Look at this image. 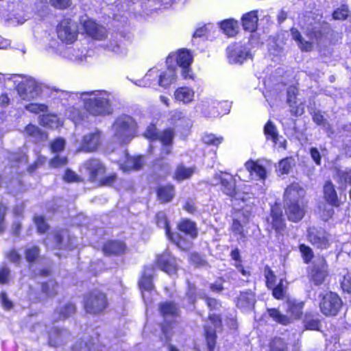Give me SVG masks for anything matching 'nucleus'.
Masks as SVG:
<instances>
[{
    "mask_svg": "<svg viewBox=\"0 0 351 351\" xmlns=\"http://www.w3.org/2000/svg\"><path fill=\"white\" fill-rule=\"evenodd\" d=\"M83 104L86 110L95 117H104L113 112V94L104 90L84 92Z\"/></svg>",
    "mask_w": 351,
    "mask_h": 351,
    "instance_id": "obj_1",
    "label": "nucleus"
},
{
    "mask_svg": "<svg viewBox=\"0 0 351 351\" xmlns=\"http://www.w3.org/2000/svg\"><path fill=\"white\" fill-rule=\"evenodd\" d=\"M3 80L6 86L12 83L23 99L31 100L36 98L41 94L44 87L40 82L27 75L14 74L5 77L0 74V83Z\"/></svg>",
    "mask_w": 351,
    "mask_h": 351,
    "instance_id": "obj_2",
    "label": "nucleus"
},
{
    "mask_svg": "<svg viewBox=\"0 0 351 351\" xmlns=\"http://www.w3.org/2000/svg\"><path fill=\"white\" fill-rule=\"evenodd\" d=\"M137 124L130 116L123 114L117 117L111 128L113 139L120 143H128L134 137Z\"/></svg>",
    "mask_w": 351,
    "mask_h": 351,
    "instance_id": "obj_3",
    "label": "nucleus"
},
{
    "mask_svg": "<svg viewBox=\"0 0 351 351\" xmlns=\"http://www.w3.org/2000/svg\"><path fill=\"white\" fill-rule=\"evenodd\" d=\"M156 80L160 86L164 88H169L176 80L175 70L169 65L166 71L159 73L158 69L154 67L148 71L143 79L137 80L135 84L138 86L147 87L151 86Z\"/></svg>",
    "mask_w": 351,
    "mask_h": 351,
    "instance_id": "obj_4",
    "label": "nucleus"
},
{
    "mask_svg": "<svg viewBox=\"0 0 351 351\" xmlns=\"http://www.w3.org/2000/svg\"><path fill=\"white\" fill-rule=\"evenodd\" d=\"M287 315L282 314L276 308L267 309L272 319L282 325H287L295 319L300 318L304 308V302L296 300H288L286 302Z\"/></svg>",
    "mask_w": 351,
    "mask_h": 351,
    "instance_id": "obj_5",
    "label": "nucleus"
},
{
    "mask_svg": "<svg viewBox=\"0 0 351 351\" xmlns=\"http://www.w3.org/2000/svg\"><path fill=\"white\" fill-rule=\"evenodd\" d=\"M211 183L213 185L219 184L221 191L235 200L246 201L245 194L236 191V180L232 175L223 172L217 173L214 175Z\"/></svg>",
    "mask_w": 351,
    "mask_h": 351,
    "instance_id": "obj_6",
    "label": "nucleus"
},
{
    "mask_svg": "<svg viewBox=\"0 0 351 351\" xmlns=\"http://www.w3.org/2000/svg\"><path fill=\"white\" fill-rule=\"evenodd\" d=\"M57 35L58 38L64 43L72 44L77 38V26L74 21L70 19H64L58 25Z\"/></svg>",
    "mask_w": 351,
    "mask_h": 351,
    "instance_id": "obj_7",
    "label": "nucleus"
},
{
    "mask_svg": "<svg viewBox=\"0 0 351 351\" xmlns=\"http://www.w3.org/2000/svg\"><path fill=\"white\" fill-rule=\"evenodd\" d=\"M160 311L165 319L162 330L165 336L166 341L169 338V329L172 328L171 324L175 322L179 315L178 308L173 302H165L160 305Z\"/></svg>",
    "mask_w": 351,
    "mask_h": 351,
    "instance_id": "obj_8",
    "label": "nucleus"
},
{
    "mask_svg": "<svg viewBox=\"0 0 351 351\" xmlns=\"http://www.w3.org/2000/svg\"><path fill=\"white\" fill-rule=\"evenodd\" d=\"M176 61L178 66L182 68V75L184 79L192 78L190 65L192 63V56L188 50L180 49L177 53L169 55L167 58L169 64Z\"/></svg>",
    "mask_w": 351,
    "mask_h": 351,
    "instance_id": "obj_9",
    "label": "nucleus"
},
{
    "mask_svg": "<svg viewBox=\"0 0 351 351\" xmlns=\"http://www.w3.org/2000/svg\"><path fill=\"white\" fill-rule=\"evenodd\" d=\"M342 302L339 295L333 292L326 293L322 298L319 307L326 316H335L341 307Z\"/></svg>",
    "mask_w": 351,
    "mask_h": 351,
    "instance_id": "obj_10",
    "label": "nucleus"
},
{
    "mask_svg": "<svg viewBox=\"0 0 351 351\" xmlns=\"http://www.w3.org/2000/svg\"><path fill=\"white\" fill-rule=\"evenodd\" d=\"M106 295L99 291L92 292L86 299L84 307L88 313L97 314L103 311L107 306Z\"/></svg>",
    "mask_w": 351,
    "mask_h": 351,
    "instance_id": "obj_11",
    "label": "nucleus"
},
{
    "mask_svg": "<svg viewBox=\"0 0 351 351\" xmlns=\"http://www.w3.org/2000/svg\"><path fill=\"white\" fill-rule=\"evenodd\" d=\"M327 276L328 265L326 261L323 257L318 258L309 270L308 277L310 280L315 285H320L324 282Z\"/></svg>",
    "mask_w": 351,
    "mask_h": 351,
    "instance_id": "obj_12",
    "label": "nucleus"
},
{
    "mask_svg": "<svg viewBox=\"0 0 351 351\" xmlns=\"http://www.w3.org/2000/svg\"><path fill=\"white\" fill-rule=\"evenodd\" d=\"M102 143L101 132L95 129L85 134L82 140L79 151L85 152H95Z\"/></svg>",
    "mask_w": 351,
    "mask_h": 351,
    "instance_id": "obj_13",
    "label": "nucleus"
},
{
    "mask_svg": "<svg viewBox=\"0 0 351 351\" xmlns=\"http://www.w3.org/2000/svg\"><path fill=\"white\" fill-rule=\"evenodd\" d=\"M156 223L158 226L165 228L166 235L169 240L175 243L182 250H186L189 247L190 243L182 239L178 234L171 232L169 223L164 213L160 212L156 215Z\"/></svg>",
    "mask_w": 351,
    "mask_h": 351,
    "instance_id": "obj_14",
    "label": "nucleus"
},
{
    "mask_svg": "<svg viewBox=\"0 0 351 351\" xmlns=\"http://www.w3.org/2000/svg\"><path fill=\"white\" fill-rule=\"evenodd\" d=\"M227 56L230 63L241 64L244 60L250 58L251 54L245 46L234 43L228 47Z\"/></svg>",
    "mask_w": 351,
    "mask_h": 351,
    "instance_id": "obj_15",
    "label": "nucleus"
},
{
    "mask_svg": "<svg viewBox=\"0 0 351 351\" xmlns=\"http://www.w3.org/2000/svg\"><path fill=\"white\" fill-rule=\"evenodd\" d=\"M308 239L312 245L317 248L326 249L330 245V235L322 228H310Z\"/></svg>",
    "mask_w": 351,
    "mask_h": 351,
    "instance_id": "obj_16",
    "label": "nucleus"
},
{
    "mask_svg": "<svg viewBox=\"0 0 351 351\" xmlns=\"http://www.w3.org/2000/svg\"><path fill=\"white\" fill-rule=\"evenodd\" d=\"M81 171L87 176L89 181L94 182L99 176L104 173L105 168L99 160L92 159L84 163Z\"/></svg>",
    "mask_w": 351,
    "mask_h": 351,
    "instance_id": "obj_17",
    "label": "nucleus"
},
{
    "mask_svg": "<svg viewBox=\"0 0 351 351\" xmlns=\"http://www.w3.org/2000/svg\"><path fill=\"white\" fill-rule=\"evenodd\" d=\"M219 104V103L217 100L211 98H206L197 103L195 106V110L204 117H216L219 114V112L217 110V107Z\"/></svg>",
    "mask_w": 351,
    "mask_h": 351,
    "instance_id": "obj_18",
    "label": "nucleus"
},
{
    "mask_svg": "<svg viewBox=\"0 0 351 351\" xmlns=\"http://www.w3.org/2000/svg\"><path fill=\"white\" fill-rule=\"evenodd\" d=\"M305 191L298 183H293L288 186L285 192V202L300 203L303 202Z\"/></svg>",
    "mask_w": 351,
    "mask_h": 351,
    "instance_id": "obj_19",
    "label": "nucleus"
},
{
    "mask_svg": "<svg viewBox=\"0 0 351 351\" xmlns=\"http://www.w3.org/2000/svg\"><path fill=\"white\" fill-rule=\"evenodd\" d=\"M83 27L87 34L96 40H103L106 35V29L92 19L84 20Z\"/></svg>",
    "mask_w": 351,
    "mask_h": 351,
    "instance_id": "obj_20",
    "label": "nucleus"
},
{
    "mask_svg": "<svg viewBox=\"0 0 351 351\" xmlns=\"http://www.w3.org/2000/svg\"><path fill=\"white\" fill-rule=\"evenodd\" d=\"M152 271V268H145L144 274L138 282L142 292V297L147 304L148 303V295H149L150 291L153 289Z\"/></svg>",
    "mask_w": 351,
    "mask_h": 351,
    "instance_id": "obj_21",
    "label": "nucleus"
},
{
    "mask_svg": "<svg viewBox=\"0 0 351 351\" xmlns=\"http://www.w3.org/2000/svg\"><path fill=\"white\" fill-rule=\"evenodd\" d=\"M158 267L169 275L175 274L177 271V264L174 257L169 252H165L158 257Z\"/></svg>",
    "mask_w": 351,
    "mask_h": 351,
    "instance_id": "obj_22",
    "label": "nucleus"
},
{
    "mask_svg": "<svg viewBox=\"0 0 351 351\" xmlns=\"http://www.w3.org/2000/svg\"><path fill=\"white\" fill-rule=\"evenodd\" d=\"M286 214L288 219L293 222L300 221L305 213L304 202L300 203H286Z\"/></svg>",
    "mask_w": 351,
    "mask_h": 351,
    "instance_id": "obj_23",
    "label": "nucleus"
},
{
    "mask_svg": "<svg viewBox=\"0 0 351 351\" xmlns=\"http://www.w3.org/2000/svg\"><path fill=\"white\" fill-rule=\"evenodd\" d=\"M209 319L214 326V329H211L206 326L205 334L208 349L210 351H212L215 345V329L221 326V322L220 317L217 315H210Z\"/></svg>",
    "mask_w": 351,
    "mask_h": 351,
    "instance_id": "obj_24",
    "label": "nucleus"
},
{
    "mask_svg": "<svg viewBox=\"0 0 351 351\" xmlns=\"http://www.w3.org/2000/svg\"><path fill=\"white\" fill-rule=\"evenodd\" d=\"M245 167L251 176L259 179L263 184L267 177L265 167L259 161L250 160L245 162Z\"/></svg>",
    "mask_w": 351,
    "mask_h": 351,
    "instance_id": "obj_25",
    "label": "nucleus"
},
{
    "mask_svg": "<svg viewBox=\"0 0 351 351\" xmlns=\"http://www.w3.org/2000/svg\"><path fill=\"white\" fill-rule=\"evenodd\" d=\"M255 302L256 298L254 293L251 290H247L240 293L237 302V306L243 311H249L253 308Z\"/></svg>",
    "mask_w": 351,
    "mask_h": 351,
    "instance_id": "obj_26",
    "label": "nucleus"
},
{
    "mask_svg": "<svg viewBox=\"0 0 351 351\" xmlns=\"http://www.w3.org/2000/svg\"><path fill=\"white\" fill-rule=\"evenodd\" d=\"M174 138V132L171 129H167L160 136V142L162 145L160 155L162 157L169 155L171 152V145Z\"/></svg>",
    "mask_w": 351,
    "mask_h": 351,
    "instance_id": "obj_27",
    "label": "nucleus"
},
{
    "mask_svg": "<svg viewBox=\"0 0 351 351\" xmlns=\"http://www.w3.org/2000/svg\"><path fill=\"white\" fill-rule=\"evenodd\" d=\"M194 90L187 86L178 88L174 92V98L176 101L184 104L191 103L194 100Z\"/></svg>",
    "mask_w": 351,
    "mask_h": 351,
    "instance_id": "obj_28",
    "label": "nucleus"
},
{
    "mask_svg": "<svg viewBox=\"0 0 351 351\" xmlns=\"http://www.w3.org/2000/svg\"><path fill=\"white\" fill-rule=\"evenodd\" d=\"M297 90L294 86H290L287 89V103L291 108V112L295 115H301L304 112L302 105L297 106L296 101Z\"/></svg>",
    "mask_w": 351,
    "mask_h": 351,
    "instance_id": "obj_29",
    "label": "nucleus"
},
{
    "mask_svg": "<svg viewBox=\"0 0 351 351\" xmlns=\"http://www.w3.org/2000/svg\"><path fill=\"white\" fill-rule=\"evenodd\" d=\"M258 16L256 11H251L242 17V24L245 30L254 32L257 28Z\"/></svg>",
    "mask_w": 351,
    "mask_h": 351,
    "instance_id": "obj_30",
    "label": "nucleus"
},
{
    "mask_svg": "<svg viewBox=\"0 0 351 351\" xmlns=\"http://www.w3.org/2000/svg\"><path fill=\"white\" fill-rule=\"evenodd\" d=\"M271 219L272 227L278 232H281L285 228L284 219L282 218V211L277 206H273L271 209Z\"/></svg>",
    "mask_w": 351,
    "mask_h": 351,
    "instance_id": "obj_31",
    "label": "nucleus"
},
{
    "mask_svg": "<svg viewBox=\"0 0 351 351\" xmlns=\"http://www.w3.org/2000/svg\"><path fill=\"white\" fill-rule=\"evenodd\" d=\"M144 165L143 158L142 156L132 157L126 156V160L124 163L120 165V168L123 171H128L130 170H138Z\"/></svg>",
    "mask_w": 351,
    "mask_h": 351,
    "instance_id": "obj_32",
    "label": "nucleus"
},
{
    "mask_svg": "<svg viewBox=\"0 0 351 351\" xmlns=\"http://www.w3.org/2000/svg\"><path fill=\"white\" fill-rule=\"evenodd\" d=\"M324 198L329 204L333 206H338L339 205L334 185L330 182H328L325 184L324 186Z\"/></svg>",
    "mask_w": 351,
    "mask_h": 351,
    "instance_id": "obj_33",
    "label": "nucleus"
},
{
    "mask_svg": "<svg viewBox=\"0 0 351 351\" xmlns=\"http://www.w3.org/2000/svg\"><path fill=\"white\" fill-rule=\"evenodd\" d=\"M69 335V332L66 330L53 328L49 335V343L51 346H57L62 343L64 339Z\"/></svg>",
    "mask_w": 351,
    "mask_h": 351,
    "instance_id": "obj_34",
    "label": "nucleus"
},
{
    "mask_svg": "<svg viewBox=\"0 0 351 351\" xmlns=\"http://www.w3.org/2000/svg\"><path fill=\"white\" fill-rule=\"evenodd\" d=\"M175 195V189L172 185L162 186L157 190L158 199L163 203L170 202Z\"/></svg>",
    "mask_w": 351,
    "mask_h": 351,
    "instance_id": "obj_35",
    "label": "nucleus"
},
{
    "mask_svg": "<svg viewBox=\"0 0 351 351\" xmlns=\"http://www.w3.org/2000/svg\"><path fill=\"white\" fill-rule=\"evenodd\" d=\"M178 227L180 232L189 235L191 239L197 237V230L195 223L192 221L183 219L179 223Z\"/></svg>",
    "mask_w": 351,
    "mask_h": 351,
    "instance_id": "obj_36",
    "label": "nucleus"
},
{
    "mask_svg": "<svg viewBox=\"0 0 351 351\" xmlns=\"http://www.w3.org/2000/svg\"><path fill=\"white\" fill-rule=\"evenodd\" d=\"M125 244L121 241H110L107 242L103 247V251L106 255L116 254L123 252L125 250Z\"/></svg>",
    "mask_w": 351,
    "mask_h": 351,
    "instance_id": "obj_37",
    "label": "nucleus"
},
{
    "mask_svg": "<svg viewBox=\"0 0 351 351\" xmlns=\"http://www.w3.org/2000/svg\"><path fill=\"white\" fill-rule=\"evenodd\" d=\"M220 27L228 36H234L238 32V22L234 19H227L220 23Z\"/></svg>",
    "mask_w": 351,
    "mask_h": 351,
    "instance_id": "obj_38",
    "label": "nucleus"
},
{
    "mask_svg": "<svg viewBox=\"0 0 351 351\" xmlns=\"http://www.w3.org/2000/svg\"><path fill=\"white\" fill-rule=\"evenodd\" d=\"M40 125L51 128H56L62 125L61 121L56 114H47L40 117Z\"/></svg>",
    "mask_w": 351,
    "mask_h": 351,
    "instance_id": "obj_39",
    "label": "nucleus"
},
{
    "mask_svg": "<svg viewBox=\"0 0 351 351\" xmlns=\"http://www.w3.org/2000/svg\"><path fill=\"white\" fill-rule=\"evenodd\" d=\"M334 178L342 186L347 184L351 185V169L348 168L337 169Z\"/></svg>",
    "mask_w": 351,
    "mask_h": 351,
    "instance_id": "obj_40",
    "label": "nucleus"
},
{
    "mask_svg": "<svg viewBox=\"0 0 351 351\" xmlns=\"http://www.w3.org/2000/svg\"><path fill=\"white\" fill-rule=\"evenodd\" d=\"M194 167H186L180 165L178 166L174 173V178L178 181H182L185 179L190 178L195 173Z\"/></svg>",
    "mask_w": 351,
    "mask_h": 351,
    "instance_id": "obj_41",
    "label": "nucleus"
},
{
    "mask_svg": "<svg viewBox=\"0 0 351 351\" xmlns=\"http://www.w3.org/2000/svg\"><path fill=\"white\" fill-rule=\"evenodd\" d=\"M86 49H75L69 47L66 49L64 56L73 61H82L86 58Z\"/></svg>",
    "mask_w": 351,
    "mask_h": 351,
    "instance_id": "obj_42",
    "label": "nucleus"
},
{
    "mask_svg": "<svg viewBox=\"0 0 351 351\" xmlns=\"http://www.w3.org/2000/svg\"><path fill=\"white\" fill-rule=\"evenodd\" d=\"M264 134L267 140H271L274 144L278 143L279 135L276 127L271 121H268L264 127Z\"/></svg>",
    "mask_w": 351,
    "mask_h": 351,
    "instance_id": "obj_43",
    "label": "nucleus"
},
{
    "mask_svg": "<svg viewBox=\"0 0 351 351\" xmlns=\"http://www.w3.org/2000/svg\"><path fill=\"white\" fill-rule=\"evenodd\" d=\"M293 38L297 42L298 47L302 51H310L312 48V43L304 40L297 29L292 28L291 30Z\"/></svg>",
    "mask_w": 351,
    "mask_h": 351,
    "instance_id": "obj_44",
    "label": "nucleus"
},
{
    "mask_svg": "<svg viewBox=\"0 0 351 351\" xmlns=\"http://www.w3.org/2000/svg\"><path fill=\"white\" fill-rule=\"evenodd\" d=\"M106 48L119 55H124L127 53V47L122 41L113 39L106 45Z\"/></svg>",
    "mask_w": 351,
    "mask_h": 351,
    "instance_id": "obj_45",
    "label": "nucleus"
},
{
    "mask_svg": "<svg viewBox=\"0 0 351 351\" xmlns=\"http://www.w3.org/2000/svg\"><path fill=\"white\" fill-rule=\"evenodd\" d=\"M25 132L35 142L43 141L46 137L45 134L37 126L34 125H28L25 128Z\"/></svg>",
    "mask_w": 351,
    "mask_h": 351,
    "instance_id": "obj_46",
    "label": "nucleus"
},
{
    "mask_svg": "<svg viewBox=\"0 0 351 351\" xmlns=\"http://www.w3.org/2000/svg\"><path fill=\"white\" fill-rule=\"evenodd\" d=\"M270 351H288L287 343L281 337H276L269 343Z\"/></svg>",
    "mask_w": 351,
    "mask_h": 351,
    "instance_id": "obj_47",
    "label": "nucleus"
},
{
    "mask_svg": "<svg viewBox=\"0 0 351 351\" xmlns=\"http://www.w3.org/2000/svg\"><path fill=\"white\" fill-rule=\"evenodd\" d=\"M40 250L36 246H27L25 249V257L29 263H34L38 258Z\"/></svg>",
    "mask_w": 351,
    "mask_h": 351,
    "instance_id": "obj_48",
    "label": "nucleus"
},
{
    "mask_svg": "<svg viewBox=\"0 0 351 351\" xmlns=\"http://www.w3.org/2000/svg\"><path fill=\"white\" fill-rule=\"evenodd\" d=\"M84 92L82 93H70L67 91H60L58 95L59 99L61 100L62 105H70V97H82L83 101Z\"/></svg>",
    "mask_w": 351,
    "mask_h": 351,
    "instance_id": "obj_49",
    "label": "nucleus"
},
{
    "mask_svg": "<svg viewBox=\"0 0 351 351\" xmlns=\"http://www.w3.org/2000/svg\"><path fill=\"white\" fill-rule=\"evenodd\" d=\"M75 311V306L73 304L68 303L65 306L57 309L56 313L59 315V319H64L69 317Z\"/></svg>",
    "mask_w": 351,
    "mask_h": 351,
    "instance_id": "obj_50",
    "label": "nucleus"
},
{
    "mask_svg": "<svg viewBox=\"0 0 351 351\" xmlns=\"http://www.w3.org/2000/svg\"><path fill=\"white\" fill-rule=\"evenodd\" d=\"M304 323L306 329L314 330H319L320 322L317 317H314V316H310L306 314Z\"/></svg>",
    "mask_w": 351,
    "mask_h": 351,
    "instance_id": "obj_51",
    "label": "nucleus"
},
{
    "mask_svg": "<svg viewBox=\"0 0 351 351\" xmlns=\"http://www.w3.org/2000/svg\"><path fill=\"white\" fill-rule=\"evenodd\" d=\"M292 158H285L281 160L278 166V170L281 174H288L293 166Z\"/></svg>",
    "mask_w": 351,
    "mask_h": 351,
    "instance_id": "obj_52",
    "label": "nucleus"
},
{
    "mask_svg": "<svg viewBox=\"0 0 351 351\" xmlns=\"http://www.w3.org/2000/svg\"><path fill=\"white\" fill-rule=\"evenodd\" d=\"M53 239L54 241V243L51 245V247H57L60 248L62 246V234L59 231L51 233L48 235L47 239L45 240V245L47 246H50V240Z\"/></svg>",
    "mask_w": 351,
    "mask_h": 351,
    "instance_id": "obj_53",
    "label": "nucleus"
},
{
    "mask_svg": "<svg viewBox=\"0 0 351 351\" xmlns=\"http://www.w3.org/2000/svg\"><path fill=\"white\" fill-rule=\"evenodd\" d=\"M162 133L158 132L156 126L154 124H151L147 126L146 130L144 132V136L150 141H160V136Z\"/></svg>",
    "mask_w": 351,
    "mask_h": 351,
    "instance_id": "obj_54",
    "label": "nucleus"
},
{
    "mask_svg": "<svg viewBox=\"0 0 351 351\" xmlns=\"http://www.w3.org/2000/svg\"><path fill=\"white\" fill-rule=\"evenodd\" d=\"M58 285L52 280L42 285V291L48 296H53L56 294Z\"/></svg>",
    "mask_w": 351,
    "mask_h": 351,
    "instance_id": "obj_55",
    "label": "nucleus"
},
{
    "mask_svg": "<svg viewBox=\"0 0 351 351\" xmlns=\"http://www.w3.org/2000/svg\"><path fill=\"white\" fill-rule=\"evenodd\" d=\"M25 109L32 113L38 114L45 112L48 110V106L45 104L30 103L25 106Z\"/></svg>",
    "mask_w": 351,
    "mask_h": 351,
    "instance_id": "obj_56",
    "label": "nucleus"
},
{
    "mask_svg": "<svg viewBox=\"0 0 351 351\" xmlns=\"http://www.w3.org/2000/svg\"><path fill=\"white\" fill-rule=\"evenodd\" d=\"M221 136H215L213 134H206L202 137V141L205 144L218 146L223 141Z\"/></svg>",
    "mask_w": 351,
    "mask_h": 351,
    "instance_id": "obj_57",
    "label": "nucleus"
},
{
    "mask_svg": "<svg viewBox=\"0 0 351 351\" xmlns=\"http://www.w3.org/2000/svg\"><path fill=\"white\" fill-rule=\"evenodd\" d=\"M299 249L302 254L304 262L306 264L308 263L313 257V252L312 249L304 244H301Z\"/></svg>",
    "mask_w": 351,
    "mask_h": 351,
    "instance_id": "obj_58",
    "label": "nucleus"
},
{
    "mask_svg": "<svg viewBox=\"0 0 351 351\" xmlns=\"http://www.w3.org/2000/svg\"><path fill=\"white\" fill-rule=\"evenodd\" d=\"M264 275L267 287H273L276 283V276L268 266H266L264 269Z\"/></svg>",
    "mask_w": 351,
    "mask_h": 351,
    "instance_id": "obj_59",
    "label": "nucleus"
},
{
    "mask_svg": "<svg viewBox=\"0 0 351 351\" xmlns=\"http://www.w3.org/2000/svg\"><path fill=\"white\" fill-rule=\"evenodd\" d=\"M348 8L347 5H342L334 11L332 16L336 20H344L348 16Z\"/></svg>",
    "mask_w": 351,
    "mask_h": 351,
    "instance_id": "obj_60",
    "label": "nucleus"
},
{
    "mask_svg": "<svg viewBox=\"0 0 351 351\" xmlns=\"http://www.w3.org/2000/svg\"><path fill=\"white\" fill-rule=\"evenodd\" d=\"M34 223L36 225L38 232L40 233L45 232L49 228V226L42 216H35Z\"/></svg>",
    "mask_w": 351,
    "mask_h": 351,
    "instance_id": "obj_61",
    "label": "nucleus"
},
{
    "mask_svg": "<svg viewBox=\"0 0 351 351\" xmlns=\"http://www.w3.org/2000/svg\"><path fill=\"white\" fill-rule=\"evenodd\" d=\"M273 289V295L276 299H282L284 297L285 290L283 287V281L281 279L280 282L275 287H271Z\"/></svg>",
    "mask_w": 351,
    "mask_h": 351,
    "instance_id": "obj_62",
    "label": "nucleus"
},
{
    "mask_svg": "<svg viewBox=\"0 0 351 351\" xmlns=\"http://www.w3.org/2000/svg\"><path fill=\"white\" fill-rule=\"evenodd\" d=\"M65 146V141L63 138H59L53 141L51 144V149L53 153L62 151Z\"/></svg>",
    "mask_w": 351,
    "mask_h": 351,
    "instance_id": "obj_63",
    "label": "nucleus"
},
{
    "mask_svg": "<svg viewBox=\"0 0 351 351\" xmlns=\"http://www.w3.org/2000/svg\"><path fill=\"white\" fill-rule=\"evenodd\" d=\"M10 278V269L5 266L0 267V283L6 284Z\"/></svg>",
    "mask_w": 351,
    "mask_h": 351,
    "instance_id": "obj_64",
    "label": "nucleus"
}]
</instances>
